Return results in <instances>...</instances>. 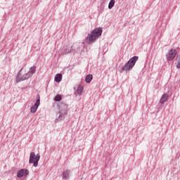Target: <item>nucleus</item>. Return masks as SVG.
<instances>
[{"label": "nucleus", "mask_w": 180, "mask_h": 180, "mask_svg": "<svg viewBox=\"0 0 180 180\" xmlns=\"http://www.w3.org/2000/svg\"><path fill=\"white\" fill-rule=\"evenodd\" d=\"M101 36H102V28H95L90 34H88L85 41L87 44H92V43H95Z\"/></svg>", "instance_id": "nucleus-1"}, {"label": "nucleus", "mask_w": 180, "mask_h": 180, "mask_svg": "<svg viewBox=\"0 0 180 180\" xmlns=\"http://www.w3.org/2000/svg\"><path fill=\"white\" fill-rule=\"evenodd\" d=\"M22 70L23 69L21 68L16 76L15 82H17V84L22 81H25V79H29V78H30V77H32V75L36 72V66L30 68V71L27 73L20 77V72H22Z\"/></svg>", "instance_id": "nucleus-2"}, {"label": "nucleus", "mask_w": 180, "mask_h": 180, "mask_svg": "<svg viewBox=\"0 0 180 180\" xmlns=\"http://www.w3.org/2000/svg\"><path fill=\"white\" fill-rule=\"evenodd\" d=\"M137 61H139V56H133L128 60L125 65L122 68V70L130 71L131 70H133V67L136 65V63H137Z\"/></svg>", "instance_id": "nucleus-3"}, {"label": "nucleus", "mask_w": 180, "mask_h": 180, "mask_svg": "<svg viewBox=\"0 0 180 180\" xmlns=\"http://www.w3.org/2000/svg\"><path fill=\"white\" fill-rule=\"evenodd\" d=\"M39 161H40V155L32 152L30 155V164H33V167H37L39 165Z\"/></svg>", "instance_id": "nucleus-4"}, {"label": "nucleus", "mask_w": 180, "mask_h": 180, "mask_svg": "<svg viewBox=\"0 0 180 180\" xmlns=\"http://www.w3.org/2000/svg\"><path fill=\"white\" fill-rule=\"evenodd\" d=\"M67 108L66 105H62L60 110L59 111V116L56 120V122H60V120H63V119H65V115H67Z\"/></svg>", "instance_id": "nucleus-5"}, {"label": "nucleus", "mask_w": 180, "mask_h": 180, "mask_svg": "<svg viewBox=\"0 0 180 180\" xmlns=\"http://www.w3.org/2000/svg\"><path fill=\"white\" fill-rule=\"evenodd\" d=\"M176 50L175 49H171L169 53L166 55V57L167 58V60H169V61H171V60H174V58H175V57H176Z\"/></svg>", "instance_id": "nucleus-6"}, {"label": "nucleus", "mask_w": 180, "mask_h": 180, "mask_svg": "<svg viewBox=\"0 0 180 180\" xmlns=\"http://www.w3.org/2000/svg\"><path fill=\"white\" fill-rule=\"evenodd\" d=\"M39 106H40V97H39L37 99L36 103H34V105H32V107L30 108V112L31 113H36L37 108H39Z\"/></svg>", "instance_id": "nucleus-7"}, {"label": "nucleus", "mask_w": 180, "mask_h": 180, "mask_svg": "<svg viewBox=\"0 0 180 180\" xmlns=\"http://www.w3.org/2000/svg\"><path fill=\"white\" fill-rule=\"evenodd\" d=\"M27 175H29V170L27 169H21L17 172L18 178H22V176Z\"/></svg>", "instance_id": "nucleus-8"}, {"label": "nucleus", "mask_w": 180, "mask_h": 180, "mask_svg": "<svg viewBox=\"0 0 180 180\" xmlns=\"http://www.w3.org/2000/svg\"><path fill=\"white\" fill-rule=\"evenodd\" d=\"M70 172H71L68 169L64 171L62 174L63 179H70Z\"/></svg>", "instance_id": "nucleus-9"}, {"label": "nucleus", "mask_w": 180, "mask_h": 180, "mask_svg": "<svg viewBox=\"0 0 180 180\" xmlns=\"http://www.w3.org/2000/svg\"><path fill=\"white\" fill-rule=\"evenodd\" d=\"M169 96L167 94H165L162 96L160 100V103H165L167 101H168Z\"/></svg>", "instance_id": "nucleus-10"}, {"label": "nucleus", "mask_w": 180, "mask_h": 180, "mask_svg": "<svg viewBox=\"0 0 180 180\" xmlns=\"http://www.w3.org/2000/svg\"><path fill=\"white\" fill-rule=\"evenodd\" d=\"M63 79V75L61 73H58L55 76V82H61Z\"/></svg>", "instance_id": "nucleus-11"}, {"label": "nucleus", "mask_w": 180, "mask_h": 180, "mask_svg": "<svg viewBox=\"0 0 180 180\" xmlns=\"http://www.w3.org/2000/svg\"><path fill=\"white\" fill-rule=\"evenodd\" d=\"M94 77L92 75H88L86 76L85 81L87 84H91V82L92 81Z\"/></svg>", "instance_id": "nucleus-12"}, {"label": "nucleus", "mask_w": 180, "mask_h": 180, "mask_svg": "<svg viewBox=\"0 0 180 180\" xmlns=\"http://www.w3.org/2000/svg\"><path fill=\"white\" fill-rule=\"evenodd\" d=\"M72 50V47L70 49H67L66 48H63L62 50V54H68Z\"/></svg>", "instance_id": "nucleus-13"}, {"label": "nucleus", "mask_w": 180, "mask_h": 180, "mask_svg": "<svg viewBox=\"0 0 180 180\" xmlns=\"http://www.w3.org/2000/svg\"><path fill=\"white\" fill-rule=\"evenodd\" d=\"M115 0H110L108 4V9H112L115 6Z\"/></svg>", "instance_id": "nucleus-14"}, {"label": "nucleus", "mask_w": 180, "mask_h": 180, "mask_svg": "<svg viewBox=\"0 0 180 180\" xmlns=\"http://www.w3.org/2000/svg\"><path fill=\"white\" fill-rule=\"evenodd\" d=\"M82 91H84V87H82V86H79L77 90L78 95H82Z\"/></svg>", "instance_id": "nucleus-15"}, {"label": "nucleus", "mask_w": 180, "mask_h": 180, "mask_svg": "<svg viewBox=\"0 0 180 180\" xmlns=\"http://www.w3.org/2000/svg\"><path fill=\"white\" fill-rule=\"evenodd\" d=\"M61 99H62V97H61V95H60V94L56 95L54 98L55 102H60V101H61Z\"/></svg>", "instance_id": "nucleus-16"}]
</instances>
